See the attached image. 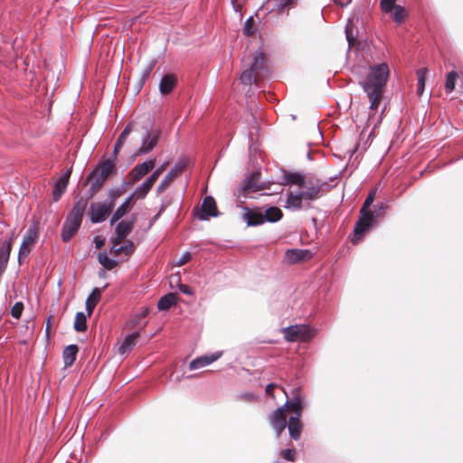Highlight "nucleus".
Segmentation results:
<instances>
[{"mask_svg": "<svg viewBox=\"0 0 463 463\" xmlns=\"http://www.w3.org/2000/svg\"><path fill=\"white\" fill-rule=\"evenodd\" d=\"M388 208L389 205L386 203H377L374 205V210L371 209L372 215L364 220H357L353 229L352 243L358 244L361 242L377 226L379 219L384 217Z\"/></svg>", "mask_w": 463, "mask_h": 463, "instance_id": "obj_1", "label": "nucleus"}, {"mask_svg": "<svg viewBox=\"0 0 463 463\" xmlns=\"http://www.w3.org/2000/svg\"><path fill=\"white\" fill-rule=\"evenodd\" d=\"M390 77V68L386 62L369 66V72L359 85L363 90L384 92Z\"/></svg>", "mask_w": 463, "mask_h": 463, "instance_id": "obj_2", "label": "nucleus"}, {"mask_svg": "<svg viewBox=\"0 0 463 463\" xmlns=\"http://www.w3.org/2000/svg\"><path fill=\"white\" fill-rule=\"evenodd\" d=\"M116 165V162L102 156L88 175V180H90V184L101 190L108 177L117 173Z\"/></svg>", "mask_w": 463, "mask_h": 463, "instance_id": "obj_3", "label": "nucleus"}, {"mask_svg": "<svg viewBox=\"0 0 463 463\" xmlns=\"http://www.w3.org/2000/svg\"><path fill=\"white\" fill-rule=\"evenodd\" d=\"M144 134L142 135L141 146L136 150L134 156H139L149 154L158 144L162 129L160 128H153V123L142 126Z\"/></svg>", "mask_w": 463, "mask_h": 463, "instance_id": "obj_4", "label": "nucleus"}, {"mask_svg": "<svg viewBox=\"0 0 463 463\" xmlns=\"http://www.w3.org/2000/svg\"><path fill=\"white\" fill-rule=\"evenodd\" d=\"M284 393L286 395V402L281 406L284 407V410H288L290 414L298 413L299 416H302L303 410L305 409L307 402L301 388L299 386L291 387L290 393L288 396L286 390H284Z\"/></svg>", "mask_w": 463, "mask_h": 463, "instance_id": "obj_5", "label": "nucleus"}, {"mask_svg": "<svg viewBox=\"0 0 463 463\" xmlns=\"http://www.w3.org/2000/svg\"><path fill=\"white\" fill-rule=\"evenodd\" d=\"M336 185V183L328 184L326 181L316 178V184H313V178L307 179V184L302 188L300 194L306 201H315L319 197V193L325 188L326 191L333 189Z\"/></svg>", "mask_w": 463, "mask_h": 463, "instance_id": "obj_6", "label": "nucleus"}, {"mask_svg": "<svg viewBox=\"0 0 463 463\" xmlns=\"http://www.w3.org/2000/svg\"><path fill=\"white\" fill-rule=\"evenodd\" d=\"M114 207L107 203L95 202L90 204V221L93 224L101 223L105 222L112 213Z\"/></svg>", "mask_w": 463, "mask_h": 463, "instance_id": "obj_7", "label": "nucleus"}, {"mask_svg": "<svg viewBox=\"0 0 463 463\" xmlns=\"http://www.w3.org/2000/svg\"><path fill=\"white\" fill-rule=\"evenodd\" d=\"M260 171L259 169L249 172L241 184L243 194H247L269 189L265 182H260Z\"/></svg>", "mask_w": 463, "mask_h": 463, "instance_id": "obj_8", "label": "nucleus"}, {"mask_svg": "<svg viewBox=\"0 0 463 463\" xmlns=\"http://www.w3.org/2000/svg\"><path fill=\"white\" fill-rule=\"evenodd\" d=\"M221 215L215 199L212 195H206L203 200L201 209L196 213V218L200 221H209Z\"/></svg>", "mask_w": 463, "mask_h": 463, "instance_id": "obj_9", "label": "nucleus"}, {"mask_svg": "<svg viewBox=\"0 0 463 463\" xmlns=\"http://www.w3.org/2000/svg\"><path fill=\"white\" fill-rule=\"evenodd\" d=\"M187 165L188 161L186 159H180L176 162L157 186L156 194L163 193L170 185L172 180L181 175Z\"/></svg>", "mask_w": 463, "mask_h": 463, "instance_id": "obj_10", "label": "nucleus"}, {"mask_svg": "<svg viewBox=\"0 0 463 463\" xmlns=\"http://www.w3.org/2000/svg\"><path fill=\"white\" fill-rule=\"evenodd\" d=\"M241 218L248 227H256L263 224L262 207H242Z\"/></svg>", "mask_w": 463, "mask_h": 463, "instance_id": "obj_11", "label": "nucleus"}, {"mask_svg": "<svg viewBox=\"0 0 463 463\" xmlns=\"http://www.w3.org/2000/svg\"><path fill=\"white\" fill-rule=\"evenodd\" d=\"M136 198H134V194H130L128 197L125 198L122 203H120L114 213L111 214L109 223L113 226L118 221L126 216L135 206Z\"/></svg>", "mask_w": 463, "mask_h": 463, "instance_id": "obj_12", "label": "nucleus"}, {"mask_svg": "<svg viewBox=\"0 0 463 463\" xmlns=\"http://www.w3.org/2000/svg\"><path fill=\"white\" fill-rule=\"evenodd\" d=\"M313 252L309 249H288L285 251V259L289 264H298L307 261L313 258Z\"/></svg>", "mask_w": 463, "mask_h": 463, "instance_id": "obj_13", "label": "nucleus"}, {"mask_svg": "<svg viewBox=\"0 0 463 463\" xmlns=\"http://www.w3.org/2000/svg\"><path fill=\"white\" fill-rule=\"evenodd\" d=\"M282 185H298L299 188H304L307 184V178L306 175L299 171L282 170Z\"/></svg>", "mask_w": 463, "mask_h": 463, "instance_id": "obj_14", "label": "nucleus"}, {"mask_svg": "<svg viewBox=\"0 0 463 463\" xmlns=\"http://www.w3.org/2000/svg\"><path fill=\"white\" fill-rule=\"evenodd\" d=\"M178 86V79L176 74L173 72H165L158 84V90L161 96L166 97L171 95Z\"/></svg>", "mask_w": 463, "mask_h": 463, "instance_id": "obj_15", "label": "nucleus"}, {"mask_svg": "<svg viewBox=\"0 0 463 463\" xmlns=\"http://www.w3.org/2000/svg\"><path fill=\"white\" fill-rule=\"evenodd\" d=\"M302 416L298 413L290 414L288 418L287 427L290 439L298 441L301 438L303 432L304 424L302 421Z\"/></svg>", "mask_w": 463, "mask_h": 463, "instance_id": "obj_16", "label": "nucleus"}, {"mask_svg": "<svg viewBox=\"0 0 463 463\" xmlns=\"http://www.w3.org/2000/svg\"><path fill=\"white\" fill-rule=\"evenodd\" d=\"M284 407H278L269 416V423L277 437H279L287 427L288 419L284 416Z\"/></svg>", "mask_w": 463, "mask_h": 463, "instance_id": "obj_17", "label": "nucleus"}, {"mask_svg": "<svg viewBox=\"0 0 463 463\" xmlns=\"http://www.w3.org/2000/svg\"><path fill=\"white\" fill-rule=\"evenodd\" d=\"M222 351H216L214 353L205 354L197 356L189 363V370L194 371L207 366L217 361L219 358L222 357Z\"/></svg>", "mask_w": 463, "mask_h": 463, "instance_id": "obj_18", "label": "nucleus"}, {"mask_svg": "<svg viewBox=\"0 0 463 463\" xmlns=\"http://www.w3.org/2000/svg\"><path fill=\"white\" fill-rule=\"evenodd\" d=\"M156 158L146 159L143 163L135 165L128 173L133 184L139 181L145 175L149 173L155 166Z\"/></svg>", "mask_w": 463, "mask_h": 463, "instance_id": "obj_19", "label": "nucleus"}, {"mask_svg": "<svg viewBox=\"0 0 463 463\" xmlns=\"http://www.w3.org/2000/svg\"><path fill=\"white\" fill-rule=\"evenodd\" d=\"M131 132H132V126H131L130 123H128L123 128V130L120 132V134L118 135V137L115 144H114V146H113L112 155L110 156H109V157H106L107 159H110V160H112V162H116L117 163V159H118L119 151L123 147V146L125 145V142H126L127 138L128 137V136L130 135Z\"/></svg>", "mask_w": 463, "mask_h": 463, "instance_id": "obj_20", "label": "nucleus"}, {"mask_svg": "<svg viewBox=\"0 0 463 463\" xmlns=\"http://www.w3.org/2000/svg\"><path fill=\"white\" fill-rule=\"evenodd\" d=\"M304 197L300 191H288L286 194V204L284 208L290 211H300L303 209Z\"/></svg>", "mask_w": 463, "mask_h": 463, "instance_id": "obj_21", "label": "nucleus"}, {"mask_svg": "<svg viewBox=\"0 0 463 463\" xmlns=\"http://www.w3.org/2000/svg\"><path fill=\"white\" fill-rule=\"evenodd\" d=\"M263 224L265 222L276 223L283 218V212L275 205L262 206Z\"/></svg>", "mask_w": 463, "mask_h": 463, "instance_id": "obj_22", "label": "nucleus"}, {"mask_svg": "<svg viewBox=\"0 0 463 463\" xmlns=\"http://www.w3.org/2000/svg\"><path fill=\"white\" fill-rule=\"evenodd\" d=\"M109 286L108 283L104 285L103 288H94L91 291V293L89 295L85 301V308L88 313V316H91L96 306L100 300L101 295L105 288Z\"/></svg>", "mask_w": 463, "mask_h": 463, "instance_id": "obj_23", "label": "nucleus"}, {"mask_svg": "<svg viewBox=\"0 0 463 463\" xmlns=\"http://www.w3.org/2000/svg\"><path fill=\"white\" fill-rule=\"evenodd\" d=\"M132 185L133 182L127 181L123 177L122 183L119 186L111 188L108 191V197L106 199L107 203H110L113 207H115L116 201L126 193L128 187Z\"/></svg>", "mask_w": 463, "mask_h": 463, "instance_id": "obj_24", "label": "nucleus"}, {"mask_svg": "<svg viewBox=\"0 0 463 463\" xmlns=\"http://www.w3.org/2000/svg\"><path fill=\"white\" fill-rule=\"evenodd\" d=\"M135 221L119 220L115 225L116 240H125L133 231Z\"/></svg>", "mask_w": 463, "mask_h": 463, "instance_id": "obj_25", "label": "nucleus"}, {"mask_svg": "<svg viewBox=\"0 0 463 463\" xmlns=\"http://www.w3.org/2000/svg\"><path fill=\"white\" fill-rule=\"evenodd\" d=\"M377 190L378 188L375 186L368 193L364 203L359 210L358 220H364V218H368L370 215H372L371 209L376 198Z\"/></svg>", "mask_w": 463, "mask_h": 463, "instance_id": "obj_26", "label": "nucleus"}, {"mask_svg": "<svg viewBox=\"0 0 463 463\" xmlns=\"http://www.w3.org/2000/svg\"><path fill=\"white\" fill-rule=\"evenodd\" d=\"M140 337V331H134L132 333L128 334L124 339L122 340L119 347L118 353L120 354H126L134 348L137 345L138 338Z\"/></svg>", "mask_w": 463, "mask_h": 463, "instance_id": "obj_27", "label": "nucleus"}, {"mask_svg": "<svg viewBox=\"0 0 463 463\" xmlns=\"http://www.w3.org/2000/svg\"><path fill=\"white\" fill-rule=\"evenodd\" d=\"M370 102L369 109L370 113L368 116V120L372 119L374 116V113L378 110L381 101L383 98L384 92L380 91H371V90H364Z\"/></svg>", "mask_w": 463, "mask_h": 463, "instance_id": "obj_28", "label": "nucleus"}, {"mask_svg": "<svg viewBox=\"0 0 463 463\" xmlns=\"http://www.w3.org/2000/svg\"><path fill=\"white\" fill-rule=\"evenodd\" d=\"M383 13L388 14L398 25L402 24L408 17V12L400 5L392 6L389 11H383Z\"/></svg>", "mask_w": 463, "mask_h": 463, "instance_id": "obj_29", "label": "nucleus"}, {"mask_svg": "<svg viewBox=\"0 0 463 463\" xmlns=\"http://www.w3.org/2000/svg\"><path fill=\"white\" fill-rule=\"evenodd\" d=\"M79 351L80 347L76 344H71L65 346L62 351V359L65 367H71L74 364Z\"/></svg>", "mask_w": 463, "mask_h": 463, "instance_id": "obj_30", "label": "nucleus"}, {"mask_svg": "<svg viewBox=\"0 0 463 463\" xmlns=\"http://www.w3.org/2000/svg\"><path fill=\"white\" fill-rule=\"evenodd\" d=\"M177 305L176 294L168 292L159 298L156 307L159 311H168L171 307Z\"/></svg>", "mask_w": 463, "mask_h": 463, "instance_id": "obj_31", "label": "nucleus"}, {"mask_svg": "<svg viewBox=\"0 0 463 463\" xmlns=\"http://www.w3.org/2000/svg\"><path fill=\"white\" fill-rule=\"evenodd\" d=\"M157 63L156 59H152L149 61V62L146 65L145 69L143 70L138 80L137 81L135 85L136 93H138L142 88L144 87L146 80L149 79L152 71L155 69L156 65Z\"/></svg>", "mask_w": 463, "mask_h": 463, "instance_id": "obj_32", "label": "nucleus"}, {"mask_svg": "<svg viewBox=\"0 0 463 463\" xmlns=\"http://www.w3.org/2000/svg\"><path fill=\"white\" fill-rule=\"evenodd\" d=\"M304 328L301 327V324H295L282 328L284 339L287 342L299 341V334Z\"/></svg>", "mask_w": 463, "mask_h": 463, "instance_id": "obj_33", "label": "nucleus"}, {"mask_svg": "<svg viewBox=\"0 0 463 463\" xmlns=\"http://www.w3.org/2000/svg\"><path fill=\"white\" fill-rule=\"evenodd\" d=\"M11 251L9 242L0 244V278L7 268Z\"/></svg>", "mask_w": 463, "mask_h": 463, "instance_id": "obj_34", "label": "nucleus"}, {"mask_svg": "<svg viewBox=\"0 0 463 463\" xmlns=\"http://www.w3.org/2000/svg\"><path fill=\"white\" fill-rule=\"evenodd\" d=\"M88 204H86V203L80 201V199H77L74 202L71 210L69 212L67 215L72 217L73 219H78L82 222Z\"/></svg>", "mask_w": 463, "mask_h": 463, "instance_id": "obj_35", "label": "nucleus"}, {"mask_svg": "<svg viewBox=\"0 0 463 463\" xmlns=\"http://www.w3.org/2000/svg\"><path fill=\"white\" fill-rule=\"evenodd\" d=\"M38 238H39V227H38L37 223H33L27 229L26 233L22 241V243L27 244V245H30L33 247L36 244Z\"/></svg>", "mask_w": 463, "mask_h": 463, "instance_id": "obj_36", "label": "nucleus"}, {"mask_svg": "<svg viewBox=\"0 0 463 463\" xmlns=\"http://www.w3.org/2000/svg\"><path fill=\"white\" fill-rule=\"evenodd\" d=\"M90 316H88V313L85 314L82 311H79L75 315L74 322H73V328L78 333H83L88 329V317Z\"/></svg>", "mask_w": 463, "mask_h": 463, "instance_id": "obj_37", "label": "nucleus"}, {"mask_svg": "<svg viewBox=\"0 0 463 463\" xmlns=\"http://www.w3.org/2000/svg\"><path fill=\"white\" fill-rule=\"evenodd\" d=\"M97 260L107 270L113 269L118 264V260L109 257L105 251L98 253Z\"/></svg>", "mask_w": 463, "mask_h": 463, "instance_id": "obj_38", "label": "nucleus"}, {"mask_svg": "<svg viewBox=\"0 0 463 463\" xmlns=\"http://www.w3.org/2000/svg\"><path fill=\"white\" fill-rule=\"evenodd\" d=\"M68 183L57 179L52 183V201L57 203L67 190Z\"/></svg>", "mask_w": 463, "mask_h": 463, "instance_id": "obj_39", "label": "nucleus"}, {"mask_svg": "<svg viewBox=\"0 0 463 463\" xmlns=\"http://www.w3.org/2000/svg\"><path fill=\"white\" fill-rule=\"evenodd\" d=\"M359 20H360L359 16L354 15L352 18L348 19L347 24L345 25V38H346L349 45L354 43L357 38L358 32H356V33H354L353 27H354V21L359 22Z\"/></svg>", "mask_w": 463, "mask_h": 463, "instance_id": "obj_40", "label": "nucleus"}, {"mask_svg": "<svg viewBox=\"0 0 463 463\" xmlns=\"http://www.w3.org/2000/svg\"><path fill=\"white\" fill-rule=\"evenodd\" d=\"M152 187L153 185L149 184L147 180L145 179V181L142 184H138L136 187L135 191L132 192L131 194H134V198H136V200H142L146 198V196L150 192Z\"/></svg>", "mask_w": 463, "mask_h": 463, "instance_id": "obj_41", "label": "nucleus"}, {"mask_svg": "<svg viewBox=\"0 0 463 463\" xmlns=\"http://www.w3.org/2000/svg\"><path fill=\"white\" fill-rule=\"evenodd\" d=\"M301 327L304 329L299 334V341H310L312 340L317 334L318 329L310 325H301Z\"/></svg>", "mask_w": 463, "mask_h": 463, "instance_id": "obj_42", "label": "nucleus"}, {"mask_svg": "<svg viewBox=\"0 0 463 463\" xmlns=\"http://www.w3.org/2000/svg\"><path fill=\"white\" fill-rule=\"evenodd\" d=\"M458 78V74L456 71L448 72L445 81L446 93H451L455 90Z\"/></svg>", "mask_w": 463, "mask_h": 463, "instance_id": "obj_43", "label": "nucleus"}, {"mask_svg": "<svg viewBox=\"0 0 463 463\" xmlns=\"http://www.w3.org/2000/svg\"><path fill=\"white\" fill-rule=\"evenodd\" d=\"M417 93L421 96L425 90V83L427 79V70L420 68L417 71Z\"/></svg>", "mask_w": 463, "mask_h": 463, "instance_id": "obj_44", "label": "nucleus"}, {"mask_svg": "<svg viewBox=\"0 0 463 463\" xmlns=\"http://www.w3.org/2000/svg\"><path fill=\"white\" fill-rule=\"evenodd\" d=\"M149 309L146 307H142L140 310L131 317L130 324L132 327L138 326L142 321L148 316Z\"/></svg>", "mask_w": 463, "mask_h": 463, "instance_id": "obj_45", "label": "nucleus"}, {"mask_svg": "<svg viewBox=\"0 0 463 463\" xmlns=\"http://www.w3.org/2000/svg\"><path fill=\"white\" fill-rule=\"evenodd\" d=\"M242 32L244 35L253 36L257 32V25L254 18L250 16L244 23L242 27Z\"/></svg>", "mask_w": 463, "mask_h": 463, "instance_id": "obj_46", "label": "nucleus"}, {"mask_svg": "<svg viewBox=\"0 0 463 463\" xmlns=\"http://www.w3.org/2000/svg\"><path fill=\"white\" fill-rule=\"evenodd\" d=\"M257 73L256 71H253L252 69L249 68L246 71H244L241 75V82L245 85L250 86L252 83L256 82V76Z\"/></svg>", "mask_w": 463, "mask_h": 463, "instance_id": "obj_47", "label": "nucleus"}, {"mask_svg": "<svg viewBox=\"0 0 463 463\" xmlns=\"http://www.w3.org/2000/svg\"><path fill=\"white\" fill-rule=\"evenodd\" d=\"M263 61L264 58L262 52L256 51L250 68L258 72L264 69Z\"/></svg>", "mask_w": 463, "mask_h": 463, "instance_id": "obj_48", "label": "nucleus"}, {"mask_svg": "<svg viewBox=\"0 0 463 463\" xmlns=\"http://www.w3.org/2000/svg\"><path fill=\"white\" fill-rule=\"evenodd\" d=\"M279 457L289 462H295L297 460V449L295 448H287L279 451Z\"/></svg>", "mask_w": 463, "mask_h": 463, "instance_id": "obj_49", "label": "nucleus"}, {"mask_svg": "<svg viewBox=\"0 0 463 463\" xmlns=\"http://www.w3.org/2000/svg\"><path fill=\"white\" fill-rule=\"evenodd\" d=\"M77 230L72 227H70L69 224L63 222L61 228V240L63 242H69L73 236L77 233Z\"/></svg>", "mask_w": 463, "mask_h": 463, "instance_id": "obj_50", "label": "nucleus"}, {"mask_svg": "<svg viewBox=\"0 0 463 463\" xmlns=\"http://www.w3.org/2000/svg\"><path fill=\"white\" fill-rule=\"evenodd\" d=\"M118 249L120 250V253L129 256L134 253L136 245L131 240H127V241L120 245Z\"/></svg>", "mask_w": 463, "mask_h": 463, "instance_id": "obj_51", "label": "nucleus"}, {"mask_svg": "<svg viewBox=\"0 0 463 463\" xmlns=\"http://www.w3.org/2000/svg\"><path fill=\"white\" fill-rule=\"evenodd\" d=\"M32 250V246L21 243L18 251V263L21 265L23 261L28 257Z\"/></svg>", "mask_w": 463, "mask_h": 463, "instance_id": "obj_52", "label": "nucleus"}, {"mask_svg": "<svg viewBox=\"0 0 463 463\" xmlns=\"http://www.w3.org/2000/svg\"><path fill=\"white\" fill-rule=\"evenodd\" d=\"M99 191H100V189H98L97 186L90 184V186L89 190L86 192L85 195L80 196L78 199H80V201H83L84 203H86V204H88L89 201L91 200L97 194V193Z\"/></svg>", "mask_w": 463, "mask_h": 463, "instance_id": "obj_53", "label": "nucleus"}, {"mask_svg": "<svg viewBox=\"0 0 463 463\" xmlns=\"http://www.w3.org/2000/svg\"><path fill=\"white\" fill-rule=\"evenodd\" d=\"M24 307L23 302H15V304L11 307V316L14 318L19 319L22 317Z\"/></svg>", "mask_w": 463, "mask_h": 463, "instance_id": "obj_54", "label": "nucleus"}, {"mask_svg": "<svg viewBox=\"0 0 463 463\" xmlns=\"http://www.w3.org/2000/svg\"><path fill=\"white\" fill-rule=\"evenodd\" d=\"M164 165H162L160 167L156 168L155 171L152 172V174L146 178V180H147L149 184H151L153 186L156 180L158 179L159 175H161L164 169Z\"/></svg>", "mask_w": 463, "mask_h": 463, "instance_id": "obj_55", "label": "nucleus"}, {"mask_svg": "<svg viewBox=\"0 0 463 463\" xmlns=\"http://www.w3.org/2000/svg\"><path fill=\"white\" fill-rule=\"evenodd\" d=\"M64 223L69 224L70 227H72L75 230L79 231L82 222L78 219H73L72 217L67 215Z\"/></svg>", "mask_w": 463, "mask_h": 463, "instance_id": "obj_56", "label": "nucleus"}, {"mask_svg": "<svg viewBox=\"0 0 463 463\" xmlns=\"http://www.w3.org/2000/svg\"><path fill=\"white\" fill-rule=\"evenodd\" d=\"M172 199L173 198L170 197L169 195H166L162 199V203L158 209L159 214H162L165 211V209L172 204Z\"/></svg>", "mask_w": 463, "mask_h": 463, "instance_id": "obj_57", "label": "nucleus"}, {"mask_svg": "<svg viewBox=\"0 0 463 463\" xmlns=\"http://www.w3.org/2000/svg\"><path fill=\"white\" fill-rule=\"evenodd\" d=\"M397 0H380V7L382 12L389 11L392 6L397 5Z\"/></svg>", "mask_w": 463, "mask_h": 463, "instance_id": "obj_58", "label": "nucleus"}, {"mask_svg": "<svg viewBox=\"0 0 463 463\" xmlns=\"http://www.w3.org/2000/svg\"><path fill=\"white\" fill-rule=\"evenodd\" d=\"M193 258V255L190 251L186 250L183 253V255L179 258V260L176 261L177 266H183L189 260H191Z\"/></svg>", "mask_w": 463, "mask_h": 463, "instance_id": "obj_59", "label": "nucleus"}, {"mask_svg": "<svg viewBox=\"0 0 463 463\" xmlns=\"http://www.w3.org/2000/svg\"><path fill=\"white\" fill-rule=\"evenodd\" d=\"M178 288L186 296H193L194 294V289L187 284L179 283Z\"/></svg>", "mask_w": 463, "mask_h": 463, "instance_id": "obj_60", "label": "nucleus"}, {"mask_svg": "<svg viewBox=\"0 0 463 463\" xmlns=\"http://www.w3.org/2000/svg\"><path fill=\"white\" fill-rule=\"evenodd\" d=\"M275 8L279 13H283L288 7V4L285 0H276Z\"/></svg>", "mask_w": 463, "mask_h": 463, "instance_id": "obj_61", "label": "nucleus"}, {"mask_svg": "<svg viewBox=\"0 0 463 463\" xmlns=\"http://www.w3.org/2000/svg\"><path fill=\"white\" fill-rule=\"evenodd\" d=\"M240 398L243 401L250 402L255 401L256 395H255V393H253L251 392H245L240 393Z\"/></svg>", "mask_w": 463, "mask_h": 463, "instance_id": "obj_62", "label": "nucleus"}, {"mask_svg": "<svg viewBox=\"0 0 463 463\" xmlns=\"http://www.w3.org/2000/svg\"><path fill=\"white\" fill-rule=\"evenodd\" d=\"M71 172H72V166L67 168L64 173H62L60 176H59V179H61V181L65 182V183H70V177H71Z\"/></svg>", "mask_w": 463, "mask_h": 463, "instance_id": "obj_63", "label": "nucleus"}, {"mask_svg": "<svg viewBox=\"0 0 463 463\" xmlns=\"http://www.w3.org/2000/svg\"><path fill=\"white\" fill-rule=\"evenodd\" d=\"M93 241L97 248H100L105 243V238L99 235L94 236Z\"/></svg>", "mask_w": 463, "mask_h": 463, "instance_id": "obj_64", "label": "nucleus"}]
</instances>
